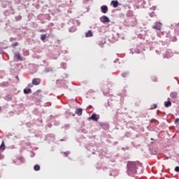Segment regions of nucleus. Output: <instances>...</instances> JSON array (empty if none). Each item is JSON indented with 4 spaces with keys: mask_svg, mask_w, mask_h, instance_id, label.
<instances>
[{
    "mask_svg": "<svg viewBox=\"0 0 179 179\" xmlns=\"http://www.w3.org/2000/svg\"><path fill=\"white\" fill-rule=\"evenodd\" d=\"M138 166H139V163L138 162H129L127 164L128 173H130L131 174H136V173H138V171H136Z\"/></svg>",
    "mask_w": 179,
    "mask_h": 179,
    "instance_id": "f257e3e1",
    "label": "nucleus"
},
{
    "mask_svg": "<svg viewBox=\"0 0 179 179\" xmlns=\"http://www.w3.org/2000/svg\"><path fill=\"white\" fill-rule=\"evenodd\" d=\"M152 29L155 30H162V23L161 22H156L155 25L152 26Z\"/></svg>",
    "mask_w": 179,
    "mask_h": 179,
    "instance_id": "f03ea898",
    "label": "nucleus"
},
{
    "mask_svg": "<svg viewBox=\"0 0 179 179\" xmlns=\"http://www.w3.org/2000/svg\"><path fill=\"white\" fill-rule=\"evenodd\" d=\"M101 22H102V23H108L110 22V18H108V17L103 15L101 18Z\"/></svg>",
    "mask_w": 179,
    "mask_h": 179,
    "instance_id": "7ed1b4c3",
    "label": "nucleus"
},
{
    "mask_svg": "<svg viewBox=\"0 0 179 179\" xmlns=\"http://www.w3.org/2000/svg\"><path fill=\"white\" fill-rule=\"evenodd\" d=\"M89 120H92V121H99V117H97V115L95 113L92 114L91 117H89Z\"/></svg>",
    "mask_w": 179,
    "mask_h": 179,
    "instance_id": "20e7f679",
    "label": "nucleus"
},
{
    "mask_svg": "<svg viewBox=\"0 0 179 179\" xmlns=\"http://www.w3.org/2000/svg\"><path fill=\"white\" fill-rule=\"evenodd\" d=\"M108 11V7H107V6H101V12H102V13H107Z\"/></svg>",
    "mask_w": 179,
    "mask_h": 179,
    "instance_id": "39448f33",
    "label": "nucleus"
},
{
    "mask_svg": "<svg viewBox=\"0 0 179 179\" xmlns=\"http://www.w3.org/2000/svg\"><path fill=\"white\" fill-rule=\"evenodd\" d=\"M40 82H41L40 78H34L32 80V85H35L36 86H37V85H38Z\"/></svg>",
    "mask_w": 179,
    "mask_h": 179,
    "instance_id": "423d86ee",
    "label": "nucleus"
},
{
    "mask_svg": "<svg viewBox=\"0 0 179 179\" xmlns=\"http://www.w3.org/2000/svg\"><path fill=\"white\" fill-rule=\"evenodd\" d=\"M14 56L18 59L19 61H23V58H22V56L20 55V52H15L14 54Z\"/></svg>",
    "mask_w": 179,
    "mask_h": 179,
    "instance_id": "0eeeda50",
    "label": "nucleus"
},
{
    "mask_svg": "<svg viewBox=\"0 0 179 179\" xmlns=\"http://www.w3.org/2000/svg\"><path fill=\"white\" fill-rule=\"evenodd\" d=\"M83 113V110L82 108H77L76 110V114H77V115H82Z\"/></svg>",
    "mask_w": 179,
    "mask_h": 179,
    "instance_id": "6e6552de",
    "label": "nucleus"
},
{
    "mask_svg": "<svg viewBox=\"0 0 179 179\" xmlns=\"http://www.w3.org/2000/svg\"><path fill=\"white\" fill-rule=\"evenodd\" d=\"M111 3H112L113 8H118V1L113 0L111 1Z\"/></svg>",
    "mask_w": 179,
    "mask_h": 179,
    "instance_id": "1a4fd4ad",
    "label": "nucleus"
},
{
    "mask_svg": "<svg viewBox=\"0 0 179 179\" xmlns=\"http://www.w3.org/2000/svg\"><path fill=\"white\" fill-rule=\"evenodd\" d=\"M5 149H6L5 142L3 141L1 143V145H0V151L3 152Z\"/></svg>",
    "mask_w": 179,
    "mask_h": 179,
    "instance_id": "9d476101",
    "label": "nucleus"
},
{
    "mask_svg": "<svg viewBox=\"0 0 179 179\" xmlns=\"http://www.w3.org/2000/svg\"><path fill=\"white\" fill-rule=\"evenodd\" d=\"M85 37H93V32H92V30H90L85 33Z\"/></svg>",
    "mask_w": 179,
    "mask_h": 179,
    "instance_id": "9b49d317",
    "label": "nucleus"
},
{
    "mask_svg": "<svg viewBox=\"0 0 179 179\" xmlns=\"http://www.w3.org/2000/svg\"><path fill=\"white\" fill-rule=\"evenodd\" d=\"M24 94H29V93H31V89H30V88L24 89Z\"/></svg>",
    "mask_w": 179,
    "mask_h": 179,
    "instance_id": "f8f14e48",
    "label": "nucleus"
},
{
    "mask_svg": "<svg viewBox=\"0 0 179 179\" xmlns=\"http://www.w3.org/2000/svg\"><path fill=\"white\" fill-rule=\"evenodd\" d=\"M45 38H47V34H41V40L42 41H45Z\"/></svg>",
    "mask_w": 179,
    "mask_h": 179,
    "instance_id": "ddd939ff",
    "label": "nucleus"
},
{
    "mask_svg": "<svg viewBox=\"0 0 179 179\" xmlns=\"http://www.w3.org/2000/svg\"><path fill=\"white\" fill-rule=\"evenodd\" d=\"M165 107H170L171 106V101H168L164 102Z\"/></svg>",
    "mask_w": 179,
    "mask_h": 179,
    "instance_id": "4468645a",
    "label": "nucleus"
},
{
    "mask_svg": "<svg viewBox=\"0 0 179 179\" xmlns=\"http://www.w3.org/2000/svg\"><path fill=\"white\" fill-rule=\"evenodd\" d=\"M34 169L35 170V171H38L40 170V165L36 164L34 166Z\"/></svg>",
    "mask_w": 179,
    "mask_h": 179,
    "instance_id": "2eb2a0df",
    "label": "nucleus"
},
{
    "mask_svg": "<svg viewBox=\"0 0 179 179\" xmlns=\"http://www.w3.org/2000/svg\"><path fill=\"white\" fill-rule=\"evenodd\" d=\"M18 45H19V43L17 42H15L11 44V47H13V48H14V47H17Z\"/></svg>",
    "mask_w": 179,
    "mask_h": 179,
    "instance_id": "dca6fc26",
    "label": "nucleus"
},
{
    "mask_svg": "<svg viewBox=\"0 0 179 179\" xmlns=\"http://www.w3.org/2000/svg\"><path fill=\"white\" fill-rule=\"evenodd\" d=\"M22 20V16L18 15V16L15 17V20L17 22H19V20Z\"/></svg>",
    "mask_w": 179,
    "mask_h": 179,
    "instance_id": "f3484780",
    "label": "nucleus"
},
{
    "mask_svg": "<svg viewBox=\"0 0 179 179\" xmlns=\"http://www.w3.org/2000/svg\"><path fill=\"white\" fill-rule=\"evenodd\" d=\"M155 108H157V104H153V105H152V110H155Z\"/></svg>",
    "mask_w": 179,
    "mask_h": 179,
    "instance_id": "a211bd4d",
    "label": "nucleus"
},
{
    "mask_svg": "<svg viewBox=\"0 0 179 179\" xmlns=\"http://www.w3.org/2000/svg\"><path fill=\"white\" fill-rule=\"evenodd\" d=\"M150 17H153L154 16H155V13L152 12V13H150Z\"/></svg>",
    "mask_w": 179,
    "mask_h": 179,
    "instance_id": "6ab92c4d",
    "label": "nucleus"
},
{
    "mask_svg": "<svg viewBox=\"0 0 179 179\" xmlns=\"http://www.w3.org/2000/svg\"><path fill=\"white\" fill-rule=\"evenodd\" d=\"M4 156L2 154H0V160H3Z\"/></svg>",
    "mask_w": 179,
    "mask_h": 179,
    "instance_id": "aec40b11",
    "label": "nucleus"
},
{
    "mask_svg": "<svg viewBox=\"0 0 179 179\" xmlns=\"http://www.w3.org/2000/svg\"><path fill=\"white\" fill-rule=\"evenodd\" d=\"M156 6H153L152 7H151V10H156Z\"/></svg>",
    "mask_w": 179,
    "mask_h": 179,
    "instance_id": "412c9836",
    "label": "nucleus"
},
{
    "mask_svg": "<svg viewBox=\"0 0 179 179\" xmlns=\"http://www.w3.org/2000/svg\"><path fill=\"white\" fill-rule=\"evenodd\" d=\"M175 171H177V173L179 172V166H176Z\"/></svg>",
    "mask_w": 179,
    "mask_h": 179,
    "instance_id": "4be33fe9",
    "label": "nucleus"
},
{
    "mask_svg": "<svg viewBox=\"0 0 179 179\" xmlns=\"http://www.w3.org/2000/svg\"><path fill=\"white\" fill-rule=\"evenodd\" d=\"M178 122H179V119L178 118H176L175 120V124H177Z\"/></svg>",
    "mask_w": 179,
    "mask_h": 179,
    "instance_id": "5701e85b",
    "label": "nucleus"
},
{
    "mask_svg": "<svg viewBox=\"0 0 179 179\" xmlns=\"http://www.w3.org/2000/svg\"><path fill=\"white\" fill-rule=\"evenodd\" d=\"M176 26H179V22L176 24Z\"/></svg>",
    "mask_w": 179,
    "mask_h": 179,
    "instance_id": "b1692460",
    "label": "nucleus"
}]
</instances>
